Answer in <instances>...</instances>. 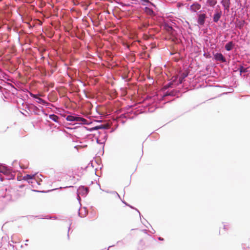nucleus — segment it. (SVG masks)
I'll list each match as a JSON object with an SVG mask.
<instances>
[{"label":"nucleus","instance_id":"obj_1","mask_svg":"<svg viewBox=\"0 0 250 250\" xmlns=\"http://www.w3.org/2000/svg\"><path fill=\"white\" fill-rule=\"evenodd\" d=\"M140 4L144 6L143 8L144 12L150 16L155 15V11L157 9L156 4L153 1V0H140Z\"/></svg>","mask_w":250,"mask_h":250},{"label":"nucleus","instance_id":"obj_2","mask_svg":"<svg viewBox=\"0 0 250 250\" xmlns=\"http://www.w3.org/2000/svg\"><path fill=\"white\" fill-rule=\"evenodd\" d=\"M108 126L106 125H102L101 124L98 125H96L94 127H92L90 130H98L99 129H101V131H98V133L99 134V137L100 138L102 141L105 142L107 138V132L105 131V130L108 129Z\"/></svg>","mask_w":250,"mask_h":250},{"label":"nucleus","instance_id":"obj_3","mask_svg":"<svg viewBox=\"0 0 250 250\" xmlns=\"http://www.w3.org/2000/svg\"><path fill=\"white\" fill-rule=\"evenodd\" d=\"M11 170L5 166L2 167H0V173H3L5 176V177L0 176V181H3L5 179L10 180L14 178V175L11 174Z\"/></svg>","mask_w":250,"mask_h":250},{"label":"nucleus","instance_id":"obj_4","mask_svg":"<svg viewBox=\"0 0 250 250\" xmlns=\"http://www.w3.org/2000/svg\"><path fill=\"white\" fill-rule=\"evenodd\" d=\"M65 119L70 122H80V124L82 125H89L90 124L87 120L78 115H67Z\"/></svg>","mask_w":250,"mask_h":250},{"label":"nucleus","instance_id":"obj_5","mask_svg":"<svg viewBox=\"0 0 250 250\" xmlns=\"http://www.w3.org/2000/svg\"><path fill=\"white\" fill-rule=\"evenodd\" d=\"M214 59L216 61L222 62H226L227 60L224 55L221 53H216L213 54Z\"/></svg>","mask_w":250,"mask_h":250},{"label":"nucleus","instance_id":"obj_6","mask_svg":"<svg viewBox=\"0 0 250 250\" xmlns=\"http://www.w3.org/2000/svg\"><path fill=\"white\" fill-rule=\"evenodd\" d=\"M207 15L204 13H201L198 15L197 22L200 25H203L205 24Z\"/></svg>","mask_w":250,"mask_h":250},{"label":"nucleus","instance_id":"obj_7","mask_svg":"<svg viewBox=\"0 0 250 250\" xmlns=\"http://www.w3.org/2000/svg\"><path fill=\"white\" fill-rule=\"evenodd\" d=\"M88 188L83 186H80L77 190V192L81 195L85 196L88 192Z\"/></svg>","mask_w":250,"mask_h":250},{"label":"nucleus","instance_id":"obj_8","mask_svg":"<svg viewBox=\"0 0 250 250\" xmlns=\"http://www.w3.org/2000/svg\"><path fill=\"white\" fill-rule=\"evenodd\" d=\"M24 180L28 181V183H37L38 185H40L34 178V175L26 174L23 177Z\"/></svg>","mask_w":250,"mask_h":250},{"label":"nucleus","instance_id":"obj_9","mask_svg":"<svg viewBox=\"0 0 250 250\" xmlns=\"http://www.w3.org/2000/svg\"><path fill=\"white\" fill-rule=\"evenodd\" d=\"M40 107L42 108V107L41 106H39V107H37V106L35 105L34 104H31V107H29L30 108V112L33 113L35 115H40L41 110L40 109Z\"/></svg>","mask_w":250,"mask_h":250},{"label":"nucleus","instance_id":"obj_10","mask_svg":"<svg viewBox=\"0 0 250 250\" xmlns=\"http://www.w3.org/2000/svg\"><path fill=\"white\" fill-rule=\"evenodd\" d=\"M201 6L200 3L197 2H194L192 4L189 8V10L191 12L196 13L201 9Z\"/></svg>","mask_w":250,"mask_h":250},{"label":"nucleus","instance_id":"obj_11","mask_svg":"<svg viewBox=\"0 0 250 250\" xmlns=\"http://www.w3.org/2000/svg\"><path fill=\"white\" fill-rule=\"evenodd\" d=\"M248 67H245L242 65H239L238 66L237 70H239L240 75L244 78V75L250 74V73L248 72Z\"/></svg>","mask_w":250,"mask_h":250},{"label":"nucleus","instance_id":"obj_12","mask_svg":"<svg viewBox=\"0 0 250 250\" xmlns=\"http://www.w3.org/2000/svg\"><path fill=\"white\" fill-rule=\"evenodd\" d=\"M188 74L187 73H182L179 77H175V80L177 81V84H181L184 81L185 79L188 76Z\"/></svg>","mask_w":250,"mask_h":250},{"label":"nucleus","instance_id":"obj_13","mask_svg":"<svg viewBox=\"0 0 250 250\" xmlns=\"http://www.w3.org/2000/svg\"><path fill=\"white\" fill-rule=\"evenodd\" d=\"M222 14V13L221 11L216 10L213 16V22L217 23L221 18Z\"/></svg>","mask_w":250,"mask_h":250},{"label":"nucleus","instance_id":"obj_14","mask_svg":"<svg viewBox=\"0 0 250 250\" xmlns=\"http://www.w3.org/2000/svg\"><path fill=\"white\" fill-rule=\"evenodd\" d=\"M179 93V91H177L174 89H172V90L169 89L165 92L164 96V97H166V96H175L177 95Z\"/></svg>","mask_w":250,"mask_h":250},{"label":"nucleus","instance_id":"obj_15","mask_svg":"<svg viewBox=\"0 0 250 250\" xmlns=\"http://www.w3.org/2000/svg\"><path fill=\"white\" fill-rule=\"evenodd\" d=\"M164 28L167 32L170 33H173V32L174 31L171 23L165 22L164 24Z\"/></svg>","mask_w":250,"mask_h":250},{"label":"nucleus","instance_id":"obj_16","mask_svg":"<svg viewBox=\"0 0 250 250\" xmlns=\"http://www.w3.org/2000/svg\"><path fill=\"white\" fill-rule=\"evenodd\" d=\"M221 4L224 8V10L227 11H229L230 7V0H222Z\"/></svg>","mask_w":250,"mask_h":250},{"label":"nucleus","instance_id":"obj_17","mask_svg":"<svg viewBox=\"0 0 250 250\" xmlns=\"http://www.w3.org/2000/svg\"><path fill=\"white\" fill-rule=\"evenodd\" d=\"M34 100H35V101L37 103H38L39 104H41L42 105H45L48 104L47 102H46L45 100H44L43 99L40 98L39 95H37V94L36 95V96L35 97H34Z\"/></svg>","mask_w":250,"mask_h":250},{"label":"nucleus","instance_id":"obj_18","mask_svg":"<svg viewBox=\"0 0 250 250\" xmlns=\"http://www.w3.org/2000/svg\"><path fill=\"white\" fill-rule=\"evenodd\" d=\"M234 46V43L232 41L228 42L225 46V49L228 51L231 50Z\"/></svg>","mask_w":250,"mask_h":250},{"label":"nucleus","instance_id":"obj_19","mask_svg":"<svg viewBox=\"0 0 250 250\" xmlns=\"http://www.w3.org/2000/svg\"><path fill=\"white\" fill-rule=\"evenodd\" d=\"M177 82L176 80L174 78L172 81L169 82L167 84L165 85V88H168L170 87H172L174 86H176V85H179L178 84H177Z\"/></svg>","mask_w":250,"mask_h":250},{"label":"nucleus","instance_id":"obj_20","mask_svg":"<svg viewBox=\"0 0 250 250\" xmlns=\"http://www.w3.org/2000/svg\"><path fill=\"white\" fill-rule=\"evenodd\" d=\"M12 168L14 169V171H18V167L21 168V169L22 167H21V165L18 163V161H15L13 162L12 163Z\"/></svg>","mask_w":250,"mask_h":250},{"label":"nucleus","instance_id":"obj_21","mask_svg":"<svg viewBox=\"0 0 250 250\" xmlns=\"http://www.w3.org/2000/svg\"><path fill=\"white\" fill-rule=\"evenodd\" d=\"M244 25V21H237L235 23V27L236 28H238L239 29H242Z\"/></svg>","mask_w":250,"mask_h":250},{"label":"nucleus","instance_id":"obj_22","mask_svg":"<svg viewBox=\"0 0 250 250\" xmlns=\"http://www.w3.org/2000/svg\"><path fill=\"white\" fill-rule=\"evenodd\" d=\"M49 118L56 123H59V117L54 114L49 115Z\"/></svg>","mask_w":250,"mask_h":250},{"label":"nucleus","instance_id":"obj_23","mask_svg":"<svg viewBox=\"0 0 250 250\" xmlns=\"http://www.w3.org/2000/svg\"><path fill=\"white\" fill-rule=\"evenodd\" d=\"M217 3L216 0H207V4L208 6L213 7Z\"/></svg>","mask_w":250,"mask_h":250},{"label":"nucleus","instance_id":"obj_24","mask_svg":"<svg viewBox=\"0 0 250 250\" xmlns=\"http://www.w3.org/2000/svg\"><path fill=\"white\" fill-rule=\"evenodd\" d=\"M157 108V107L151 106L147 108V111L149 112H153Z\"/></svg>","mask_w":250,"mask_h":250},{"label":"nucleus","instance_id":"obj_25","mask_svg":"<svg viewBox=\"0 0 250 250\" xmlns=\"http://www.w3.org/2000/svg\"><path fill=\"white\" fill-rule=\"evenodd\" d=\"M10 195L12 198L13 197L14 199H18L20 196L18 193L15 192L12 193Z\"/></svg>","mask_w":250,"mask_h":250},{"label":"nucleus","instance_id":"obj_26","mask_svg":"<svg viewBox=\"0 0 250 250\" xmlns=\"http://www.w3.org/2000/svg\"><path fill=\"white\" fill-rule=\"evenodd\" d=\"M243 76L244 78H245L246 80L250 83V74H245Z\"/></svg>","mask_w":250,"mask_h":250},{"label":"nucleus","instance_id":"obj_27","mask_svg":"<svg viewBox=\"0 0 250 250\" xmlns=\"http://www.w3.org/2000/svg\"><path fill=\"white\" fill-rule=\"evenodd\" d=\"M78 214H79V216L81 217H84L86 216V214H87V211H86V209H85L84 210V212H80L79 211L78 212Z\"/></svg>","mask_w":250,"mask_h":250},{"label":"nucleus","instance_id":"obj_28","mask_svg":"<svg viewBox=\"0 0 250 250\" xmlns=\"http://www.w3.org/2000/svg\"><path fill=\"white\" fill-rule=\"evenodd\" d=\"M78 214H79V216L81 217H84L86 216V214H87V211H86V209H85L84 210V212H80L79 211L78 212Z\"/></svg>","mask_w":250,"mask_h":250},{"label":"nucleus","instance_id":"obj_29","mask_svg":"<svg viewBox=\"0 0 250 250\" xmlns=\"http://www.w3.org/2000/svg\"><path fill=\"white\" fill-rule=\"evenodd\" d=\"M96 142L98 144H104V143H105L104 142L102 141L100 138H99L98 137H97V138H96Z\"/></svg>","mask_w":250,"mask_h":250},{"label":"nucleus","instance_id":"obj_30","mask_svg":"<svg viewBox=\"0 0 250 250\" xmlns=\"http://www.w3.org/2000/svg\"><path fill=\"white\" fill-rule=\"evenodd\" d=\"M28 93H29V95H30L31 97H33L34 99V97H35L36 96V95H37V94H33V93H32L31 92L29 91H28Z\"/></svg>","mask_w":250,"mask_h":250},{"label":"nucleus","instance_id":"obj_31","mask_svg":"<svg viewBox=\"0 0 250 250\" xmlns=\"http://www.w3.org/2000/svg\"><path fill=\"white\" fill-rule=\"evenodd\" d=\"M130 208H133V209H135L139 213V215H140V217H141V213L140 212V211H139L138 209H137V208H134L133 207L131 206V205H129L128 206Z\"/></svg>","mask_w":250,"mask_h":250},{"label":"nucleus","instance_id":"obj_32","mask_svg":"<svg viewBox=\"0 0 250 250\" xmlns=\"http://www.w3.org/2000/svg\"><path fill=\"white\" fill-rule=\"evenodd\" d=\"M31 104H26L25 105V108L30 111V108L29 107H31Z\"/></svg>","mask_w":250,"mask_h":250},{"label":"nucleus","instance_id":"obj_33","mask_svg":"<svg viewBox=\"0 0 250 250\" xmlns=\"http://www.w3.org/2000/svg\"><path fill=\"white\" fill-rule=\"evenodd\" d=\"M77 200L79 201V203H80V201H81V197H80V194H79L77 192Z\"/></svg>","mask_w":250,"mask_h":250},{"label":"nucleus","instance_id":"obj_34","mask_svg":"<svg viewBox=\"0 0 250 250\" xmlns=\"http://www.w3.org/2000/svg\"><path fill=\"white\" fill-rule=\"evenodd\" d=\"M71 224H72V223H71L70 224V226H69V228H68V230L67 237H68V239H69V230H70V226H71Z\"/></svg>","mask_w":250,"mask_h":250},{"label":"nucleus","instance_id":"obj_35","mask_svg":"<svg viewBox=\"0 0 250 250\" xmlns=\"http://www.w3.org/2000/svg\"><path fill=\"white\" fill-rule=\"evenodd\" d=\"M142 231L146 234H147L148 230L146 229H144L142 230Z\"/></svg>","mask_w":250,"mask_h":250},{"label":"nucleus","instance_id":"obj_36","mask_svg":"<svg viewBox=\"0 0 250 250\" xmlns=\"http://www.w3.org/2000/svg\"><path fill=\"white\" fill-rule=\"evenodd\" d=\"M113 193L116 194L117 195V196H118L120 199H121L120 196L119 195V194H118L117 192H116V191H114V192H113Z\"/></svg>","mask_w":250,"mask_h":250},{"label":"nucleus","instance_id":"obj_37","mask_svg":"<svg viewBox=\"0 0 250 250\" xmlns=\"http://www.w3.org/2000/svg\"><path fill=\"white\" fill-rule=\"evenodd\" d=\"M224 229L227 230L228 229V225H224Z\"/></svg>","mask_w":250,"mask_h":250},{"label":"nucleus","instance_id":"obj_38","mask_svg":"<svg viewBox=\"0 0 250 250\" xmlns=\"http://www.w3.org/2000/svg\"><path fill=\"white\" fill-rule=\"evenodd\" d=\"M158 239L159 240H160V241H163V240H164V238H162V237H159L158 238Z\"/></svg>","mask_w":250,"mask_h":250},{"label":"nucleus","instance_id":"obj_39","mask_svg":"<svg viewBox=\"0 0 250 250\" xmlns=\"http://www.w3.org/2000/svg\"><path fill=\"white\" fill-rule=\"evenodd\" d=\"M45 218L47 219H52V217L47 215V216H46Z\"/></svg>","mask_w":250,"mask_h":250},{"label":"nucleus","instance_id":"obj_40","mask_svg":"<svg viewBox=\"0 0 250 250\" xmlns=\"http://www.w3.org/2000/svg\"><path fill=\"white\" fill-rule=\"evenodd\" d=\"M3 89H4V88L2 86H0V91L2 92Z\"/></svg>","mask_w":250,"mask_h":250},{"label":"nucleus","instance_id":"obj_41","mask_svg":"<svg viewBox=\"0 0 250 250\" xmlns=\"http://www.w3.org/2000/svg\"><path fill=\"white\" fill-rule=\"evenodd\" d=\"M122 202H123L124 204H125L126 206H129V205H128V204H127V203L125 201H122Z\"/></svg>","mask_w":250,"mask_h":250},{"label":"nucleus","instance_id":"obj_42","mask_svg":"<svg viewBox=\"0 0 250 250\" xmlns=\"http://www.w3.org/2000/svg\"><path fill=\"white\" fill-rule=\"evenodd\" d=\"M72 187H73V186H66V187H64V188H72Z\"/></svg>","mask_w":250,"mask_h":250},{"label":"nucleus","instance_id":"obj_43","mask_svg":"<svg viewBox=\"0 0 250 250\" xmlns=\"http://www.w3.org/2000/svg\"><path fill=\"white\" fill-rule=\"evenodd\" d=\"M33 191H37V192H45V191H41L36 190H33Z\"/></svg>","mask_w":250,"mask_h":250},{"label":"nucleus","instance_id":"obj_44","mask_svg":"<svg viewBox=\"0 0 250 250\" xmlns=\"http://www.w3.org/2000/svg\"><path fill=\"white\" fill-rule=\"evenodd\" d=\"M150 232L151 233H154L155 232V230H154V229H153V230H152V231H150Z\"/></svg>","mask_w":250,"mask_h":250},{"label":"nucleus","instance_id":"obj_45","mask_svg":"<svg viewBox=\"0 0 250 250\" xmlns=\"http://www.w3.org/2000/svg\"><path fill=\"white\" fill-rule=\"evenodd\" d=\"M140 244H143V243H144V241H143V240H140Z\"/></svg>","mask_w":250,"mask_h":250},{"label":"nucleus","instance_id":"obj_46","mask_svg":"<svg viewBox=\"0 0 250 250\" xmlns=\"http://www.w3.org/2000/svg\"><path fill=\"white\" fill-rule=\"evenodd\" d=\"M57 189V188H55V189H52V190H48V191H47V192H49V191H53V190H56V189Z\"/></svg>","mask_w":250,"mask_h":250},{"label":"nucleus","instance_id":"obj_47","mask_svg":"<svg viewBox=\"0 0 250 250\" xmlns=\"http://www.w3.org/2000/svg\"><path fill=\"white\" fill-rule=\"evenodd\" d=\"M23 187H24V186H23V185H21V186H20V188H23Z\"/></svg>","mask_w":250,"mask_h":250},{"label":"nucleus","instance_id":"obj_48","mask_svg":"<svg viewBox=\"0 0 250 250\" xmlns=\"http://www.w3.org/2000/svg\"><path fill=\"white\" fill-rule=\"evenodd\" d=\"M52 218L55 219V218H56V217L55 216H54V217H52Z\"/></svg>","mask_w":250,"mask_h":250},{"label":"nucleus","instance_id":"obj_49","mask_svg":"<svg viewBox=\"0 0 250 250\" xmlns=\"http://www.w3.org/2000/svg\"><path fill=\"white\" fill-rule=\"evenodd\" d=\"M28 241H29V240H28V239H27V240H26V242H28Z\"/></svg>","mask_w":250,"mask_h":250}]
</instances>
